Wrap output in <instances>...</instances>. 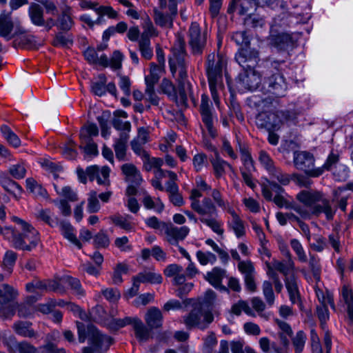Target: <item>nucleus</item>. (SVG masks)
I'll return each mask as SVG.
<instances>
[{"label":"nucleus","instance_id":"0e129e2a","mask_svg":"<svg viewBox=\"0 0 353 353\" xmlns=\"http://www.w3.org/2000/svg\"><path fill=\"white\" fill-rule=\"evenodd\" d=\"M129 270V266H116L112 276V283L119 285L123 282L122 274H126Z\"/></svg>","mask_w":353,"mask_h":353},{"label":"nucleus","instance_id":"338daca9","mask_svg":"<svg viewBox=\"0 0 353 353\" xmlns=\"http://www.w3.org/2000/svg\"><path fill=\"white\" fill-rule=\"evenodd\" d=\"M120 89L123 92L126 97L131 94V81L128 76L121 75L118 83Z\"/></svg>","mask_w":353,"mask_h":353},{"label":"nucleus","instance_id":"473e14b6","mask_svg":"<svg viewBox=\"0 0 353 353\" xmlns=\"http://www.w3.org/2000/svg\"><path fill=\"white\" fill-rule=\"evenodd\" d=\"M164 71L162 66H158L154 62L150 63V74L145 77V84L156 85L160 79L159 72Z\"/></svg>","mask_w":353,"mask_h":353},{"label":"nucleus","instance_id":"37998d69","mask_svg":"<svg viewBox=\"0 0 353 353\" xmlns=\"http://www.w3.org/2000/svg\"><path fill=\"white\" fill-rule=\"evenodd\" d=\"M61 281L64 284H68L70 285L71 289L73 290L74 293L77 294L83 295L84 294L79 279L67 275L61 278Z\"/></svg>","mask_w":353,"mask_h":353},{"label":"nucleus","instance_id":"bf43d9fd","mask_svg":"<svg viewBox=\"0 0 353 353\" xmlns=\"http://www.w3.org/2000/svg\"><path fill=\"white\" fill-rule=\"evenodd\" d=\"M124 54L119 50H115L112 53V70H120L122 68V61Z\"/></svg>","mask_w":353,"mask_h":353},{"label":"nucleus","instance_id":"a878e982","mask_svg":"<svg viewBox=\"0 0 353 353\" xmlns=\"http://www.w3.org/2000/svg\"><path fill=\"white\" fill-rule=\"evenodd\" d=\"M31 323L28 321L15 322L12 328L15 333L23 337L32 338L36 336L34 331L31 328Z\"/></svg>","mask_w":353,"mask_h":353},{"label":"nucleus","instance_id":"4be33fe9","mask_svg":"<svg viewBox=\"0 0 353 353\" xmlns=\"http://www.w3.org/2000/svg\"><path fill=\"white\" fill-rule=\"evenodd\" d=\"M28 14L31 22L37 26H44L46 21L43 17V10L37 3H32L28 9Z\"/></svg>","mask_w":353,"mask_h":353},{"label":"nucleus","instance_id":"5701e85b","mask_svg":"<svg viewBox=\"0 0 353 353\" xmlns=\"http://www.w3.org/2000/svg\"><path fill=\"white\" fill-rule=\"evenodd\" d=\"M161 92L166 94L168 98L172 101L175 102L179 105V96L176 86L173 83L167 78H163L159 85Z\"/></svg>","mask_w":353,"mask_h":353},{"label":"nucleus","instance_id":"39448f33","mask_svg":"<svg viewBox=\"0 0 353 353\" xmlns=\"http://www.w3.org/2000/svg\"><path fill=\"white\" fill-rule=\"evenodd\" d=\"M77 327L79 343H84L85 339H88L89 343L94 346V348L91 347H83L82 353H97V348L100 347L103 341V336L98 330L91 325L88 326L86 330L84 324L79 321L77 322Z\"/></svg>","mask_w":353,"mask_h":353},{"label":"nucleus","instance_id":"79ce46f5","mask_svg":"<svg viewBox=\"0 0 353 353\" xmlns=\"http://www.w3.org/2000/svg\"><path fill=\"white\" fill-rule=\"evenodd\" d=\"M306 339V334L303 330H299L296 332L295 337L292 339L295 353H302Z\"/></svg>","mask_w":353,"mask_h":353},{"label":"nucleus","instance_id":"603ef678","mask_svg":"<svg viewBox=\"0 0 353 353\" xmlns=\"http://www.w3.org/2000/svg\"><path fill=\"white\" fill-rule=\"evenodd\" d=\"M290 245L292 250L296 252L299 261L301 263L305 262L307 261V256L300 241L296 239H292L290 241Z\"/></svg>","mask_w":353,"mask_h":353},{"label":"nucleus","instance_id":"f704fd0d","mask_svg":"<svg viewBox=\"0 0 353 353\" xmlns=\"http://www.w3.org/2000/svg\"><path fill=\"white\" fill-rule=\"evenodd\" d=\"M176 38L178 47L174 46L171 48L170 51L174 58L184 57V55L186 54L184 37L181 33L178 32L176 34Z\"/></svg>","mask_w":353,"mask_h":353},{"label":"nucleus","instance_id":"c756f323","mask_svg":"<svg viewBox=\"0 0 353 353\" xmlns=\"http://www.w3.org/2000/svg\"><path fill=\"white\" fill-rule=\"evenodd\" d=\"M99 130L95 124L90 123L83 126L80 130L79 137L81 143H88L92 137L98 135Z\"/></svg>","mask_w":353,"mask_h":353},{"label":"nucleus","instance_id":"dca6fc26","mask_svg":"<svg viewBox=\"0 0 353 353\" xmlns=\"http://www.w3.org/2000/svg\"><path fill=\"white\" fill-rule=\"evenodd\" d=\"M296 199L305 206L310 208L321 200V191L303 190L296 194Z\"/></svg>","mask_w":353,"mask_h":353},{"label":"nucleus","instance_id":"864d4df0","mask_svg":"<svg viewBox=\"0 0 353 353\" xmlns=\"http://www.w3.org/2000/svg\"><path fill=\"white\" fill-rule=\"evenodd\" d=\"M54 187L58 194L68 199L69 201H75L77 200V193L70 186L63 187L61 190L58 188L57 185H54Z\"/></svg>","mask_w":353,"mask_h":353},{"label":"nucleus","instance_id":"2f4dec72","mask_svg":"<svg viewBox=\"0 0 353 353\" xmlns=\"http://www.w3.org/2000/svg\"><path fill=\"white\" fill-rule=\"evenodd\" d=\"M211 163L214 170V174L216 179L221 178L225 172V165H227L230 169H232V166L228 161L219 157H215L212 159Z\"/></svg>","mask_w":353,"mask_h":353},{"label":"nucleus","instance_id":"58836bf2","mask_svg":"<svg viewBox=\"0 0 353 353\" xmlns=\"http://www.w3.org/2000/svg\"><path fill=\"white\" fill-rule=\"evenodd\" d=\"M154 20L157 25L165 27L169 23L170 28L173 26V18L172 16L168 14H164L156 8L154 10Z\"/></svg>","mask_w":353,"mask_h":353},{"label":"nucleus","instance_id":"f3484780","mask_svg":"<svg viewBox=\"0 0 353 353\" xmlns=\"http://www.w3.org/2000/svg\"><path fill=\"white\" fill-rule=\"evenodd\" d=\"M129 139V134L125 133H119V137L114 140L113 147L115 152L116 158L119 161H127L126 151L128 148V141Z\"/></svg>","mask_w":353,"mask_h":353},{"label":"nucleus","instance_id":"423d86ee","mask_svg":"<svg viewBox=\"0 0 353 353\" xmlns=\"http://www.w3.org/2000/svg\"><path fill=\"white\" fill-rule=\"evenodd\" d=\"M287 83L283 74L274 72L263 79L261 92L263 94H270L273 97H281L285 95Z\"/></svg>","mask_w":353,"mask_h":353},{"label":"nucleus","instance_id":"69168bd1","mask_svg":"<svg viewBox=\"0 0 353 353\" xmlns=\"http://www.w3.org/2000/svg\"><path fill=\"white\" fill-rule=\"evenodd\" d=\"M74 143L72 141H70L66 145L62 148L63 155L68 159H74L77 156V151L74 148Z\"/></svg>","mask_w":353,"mask_h":353},{"label":"nucleus","instance_id":"4d7b16f0","mask_svg":"<svg viewBox=\"0 0 353 353\" xmlns=\"http://www.w3.org/2000/svg\"><path fill=\"white\" fill-rule=\"evenodd\" d=\"M201 222L205 224L207 226L210 228V229L216 234L222 235L224 232L223 229L221 228V225L219 222H218L214 219H205L201 218Z\"/></svg>","mask_w":353,"mask_h":353},{"label":"nucleus","instance_id":"c85d7f7f","mask_svg":"<svg viewBox=\"0 0 353 353\" xmlns=\"http://www.w3.org/2000/svg\"><path fill=\"white\" fill-rule=\"evenodd\" d=\"M26 188L35 196H40L43 199H48V192L41 185L39 184L33 178H28L26 180Z\"/></svg>","mask_w":353,"mask_h":353},{"label":"nucleus","instance_id":"7ed1b4c3","mask_svg":"<svg viewBox=\"0 0 353 353\" xmlns=\"http://www.w3.org/2000/svg\"><path fill=\"white\" fill-rule=\"evenodd\" d=\"M231 39L239 46L234 56V59L237 63H244L248 59L252 62L256 57L259 56V51L256 48L251 47L252 37L248 34L247 31L234 32Z\"/></svg>","mask_w":353,"mask_h":353},{"label":"nucleus","instance_id":"f03ea898","mask_svg":"<svg viewBox=\"0 0 353 353\" xmlns=\"http://www.w3.org/2000/svg\"><path fill=\"white\" fill-rule=\"evenodd\" d=\"M259 61L260 58L258 56L252 62L248 59L244 63H238L242 70L236 76V83L246 90L261 92L263 78H262L260 72L256 70V66Z\"/></svg>","mask_w":353,"mask_h":353},{"label":"nucleus","instance_id":"20e7f679","mask_svg":"<svg viewBox=\"0 0 353 353\" xmlns=\"http://www.w3.org/2000/svg\"><path fill=\"white\" fill-rule=\"evenodd\" d=\"M183 323L188 330L199 329L204 331L213 322L214 317L211 309L194 308L183 316Z\"/></svg>","mask_w":353,"mask_h":353},{"label":"nucleus","instance_id":"13d9d810","mask_svg":"<svg viewBox=\"0 0 353 353\" xmlns=\"http://www.w3.org/2000/svg\"><path fill=\"white\" fill-rule=\"evenodd\" d=\"M95 11L98 14V18L96 20L97 23H103L106 21V19H110V7L99 6L95 8Z\"/></svg>","mask_w":353,"mask_h":353},{"label":"nucleus","instance_id":"c9c22d12","mask_svg":"<svg viewBox=\"0 0 353 353\" xmlns=\"http://www.w3.org/2000/svg\"><path fill=\"white\" fill-rule=\"evenodd\" d=\"M1 132L7 141L12 146L17 148L21 144L18 136L7 125H2L0 128Z\"/></svg>","mask_w":353,"mask_h":353},{"label":"nucleus","instance_id":"de8ad7c7","mask_svg":"<svg viewBox=\"0 0 353 353\" xmlns=\"http://www.w3.org/2000/svg\"><path fill=\"white\" fill-rule=\"evenodd\" d=\"M112 126L120 133H125L129 134L131 130V123L128 121H123L119 118H112Z\"/></svg>","mask_w":353,"mask_h":353},{"label":"nucleus","instance_id":"5fc2aeb1","mask_svg":"<svg viewBox=\"0 0 353 353\" xmlns=\"http://www.w3.org/2000/svg\"><path fill=\"white\" fill-rule=\"evenodd\" d=\"M263 292L267 303L270 305H272L274 302L275 296L272 288V284L270 281H263Z\"/></svg>","mask_w":353,"mask_h":353},{"label":"nucleus","instance_id":"bb28decb","mask_svg":"<svg viewBox=\"0 0 353 353\" xmlns=\"http://www.w3.org/2000/svg\"><path fill=\"white\" fill-rule=\"evenodd\" d=\"M60 230L63 236L81 249L82 245L74 233V228L68 222H61L59 225Z\"/></svg>","mask_w":353,"mask_h":353},{"label":"nucleus","instance_id":"09e8293b","mask_svg":"<svg viewBox=\"0 0 353 353\" xmlns=\"http://www.w3.org/2000/svg\"><path fill=\"white\" fill-rule=\"evenodd\" d=\"M339 161V155L338 154L334 153L333 150H332L328 154L327 159H325L324 163L322 166L319 167V169L321 170L322 174L323 172L326 171H330L333 165H336Z\"/></svg>","mask_w":353,"mask_h":353},{"label":"nucleus","instance_id":"9b49d317","mask_svg":"<svg viewBox=\"0 0 353 353\" xmlns=\"http://www.w3.org/2000/svg\"><path fill=\"white\" fill-rule=\"evenodd\" d=\"M270 43L278 51L285 52L294 47L295 41L288 32H277L270 35Z\"/></svg>","mask_w":353,"mask_h":353},{"label":"nucleus","instance_id":"ea45409f","mask_svg":"<svg viewBox=\"0 0 353 353\" xmlns=\"http://www.w3.org/2000/svg\"><path fill=\"white\" fill-rule=\"evenodd\" d=\"M132 216L127 215L126 217H123L121 215L112 216V223L115 225L118 226L121 229L125 230L126 232H132L134 228L130 222L128 221V219H131Z\"/></svg>","mask_w":353,"mask_h":353},{"label":"nucleus","instance_id":"f257e3e1","mask_svg":"<svg viewBox=\"0 0 353 353\" xmlns=\"http://www.w3.org/2000/svg\"><path fill=\"white\" fill-rule=\"evenodd\" d=\"M12 220L19 226L20 229L30 230L32 232V244L30 246L28 247L26 241L24 239H22L20 234L16 232V231L11 227H5L1 228V232L4 238L12 242L14 247L16 248L28 251L34 248L40 241L39 233L38 231L30 223L17 216H12Z\"/></svg>","mask_w":353,"mask_h":353},{"label":"nucleus","instance_id":"a19ab883","mask_svg":"<svg viewBox=\"0 0 353 353\" xmlns=\"http://www.w3.org/2000/svg\"><path fill=\"white\" fill-rule=\"evenodd\" d=\"M350 176L349 168L343 164H339L336 166L333 172V177L335 181L344 182L346 181Z\"/></svg>","mask_w":353,"mask_h":353},{"label":"nucleus","instance_id":"1a4fd4ad","mask_svg":"<svg viewBox=\"0 0 353 353\" xmlns=\"http://www.w3.org/2000/svg\"><path fill=\"white\" fill-rule=\"evenodd\" d=\"M227 64L224 55L217 54V61L215 63V54L214 52L208 55L205 62V74L208 79L217 80L222 78L223 67Z\"/></svg>","mask_w":353,"mask_h":353},{"label":"nucleus","instance_id":"6e6552de","mask_svg":"<svg viewBox=\"0 0 353 353\" xmlns=\"http://www.w3.org/2000/svg\"><path fill=\"white\" fill-rule=\"evenodd\" d=\"M256 123L259 128L265 129L268 132V141L272 145H276L279 143V136L276 133L281 129L279 123L275 120H270L264 112H259L256 116Z\"/></svg>","mask_w":353,"mask_h":353},{"label":"nucleus","instance_id":"cd10ccee","mask_svg":"<svg viewBox=\"0 0 353 353\" xmlns=\"http://www.w3.org/2000/svg\"><path fill=\"white\" fill-rule=\"evenodd\" d=\"M135 337L140 342L147 341L150 339V334L152 330L145 326L143 321L139 319L133 326Z\"/></svg>","mask_w":353,"mask_h":353},{"label":"nucleus","instance_id":"49530a36","mask_svg":"<svg viewBox=\"0 0 353 353\" xmlns=\"http://www.w3.org/2000/svg\"><path fill=\"white\" fill-rule=\"evenodd\" d=\"M9 339L11 343H16V348L19 353H36L37 352V349L27 341L17 343L15 338L12 336H10Z\"/></svg>","mask_w":353,"mask_h":353},{"label":"nucleus","instance_id":"393cba45","mask_svg":"<svg viewBox=\"0 0 353 353\" xmlns=\"http://www.w3.org/2000/svg\"><path fill=\"white\" fill-rule=\"evenodd\" d=\"M13 23L10 14H0V36L10 40V33L13 29Z\"/></svg>","mask_w":353,"mask_h":353},{"label":"nucleus","instance_id":"aec40b11","mask_svg":"<svg viewBox=\"0 0 353 353\" xmlns=\"http://www.w3.org/2000/svg\"><path fill=\"white\" fill-rule=\"evenodd\" d=\"M152 256L158 262H164L166 253L159 245H154L151 249L143 248L141 250V257L144 261H148Z\"/></svg>","mask_w":353,"mask_h":353},{"label":"nucleus","instance_id":"a18cd8bd","mask_svg":"<svg viewBox=\"0 0 353 353\" xmlns=\"http://www.w3.org/2000/svg\"><path fill=\"white\" fill-rule=\"evenodd\" d=\"M259 161L267 172L274 170V161L265 150H261L259 152Z\"/></svg>","mask_w":353,"mask_h":353},{"label":"nucleus","instance_id":"4468645a","mask_svg":"<svg viewBox=\"0 0 353 353\" xmlns=\"http://www.w3.org/2000/svg\"><path fill=\"white\" fill-rule=\"evenodd\" d=\"M145 321L150 330L162 327L163 316L161 311L157 307H151L145 315Z\"/></svg>","mask_w":353,"mask_h":353},{"label":"nucleus","instance_id":"b1692460","mask_svg":"<svg viewBox=\"0 0 353 353\" xmlns=\"http://www.w3.org/2000/svg\"><path fill=\"white\" fill-rule=\"evenodd\" d=\"M107 78L103 74H99L91 84L92 92L99 97L105 94L109 91V85L106 83Z\"/></svg>","mask_w":353,"mask_h":353},{"label":"nucleus","instance_id":"e433bc0d","mask_svg":"<svg viewBox=\"0 0 353 353\" xmlns=\"http://www.w3.org/2000/svg\"><path fill=\"white\" fill-rule=\"evenodd\" d=\"M37 219L45 222L50 227L58 225L57 219L52 217V213L49 209H41L36 214Z\"/></svg>","mask_w":353,"mask_h":353},{"label":"nucleus","instance_id":"052dcab7","mask_svg":"<svg viewBox=\"0 0 353 353\" xmlns=\"http://www.w3.org/2000/svg\"><path fill=\"white\" fill-rule=\"evenodd\" d=\"M91 315L94 321L101 323H103L108 316V314L105 311L103 307L99 305H97L94 308L92 309Z\"/></svg>","mask_w":353,"mask_h":353},{"label":"nucleus","instance_id":"412c9836","mask_svg":"<svg viewBox=\"0 0 353 353\" xmlns=\"http://www.w3.org/2000/svg\"><path fill=\"white\" fill-rule=\"evenodd\" d=\"M74 24L72 18V8L69 6H65L59 17L57 26L62 30H69Z\"/></svg>","mask_w":353,"mask_h":353},{"label":"nucleus","instance_id":"ddd939ff","mask_svg":"<svg viewBox=\"0 0 353 353\" xmlns=\"http://www.w3.org/2000/svg\"><path fill=\"white\" fill-rule=\"evenodd\" d=\"M86 173L90 181L96 179L99 185H105L108 183L110 169L106 165L102 167L97 165H90L86 168Z\"/></svg>","mask_w":353,"mask_h":353},{"label":"nucleus","instance_id":"8fccbe9b","mask_svg":"<svg viewBox=\"0 0 353 353\" xmlns=\"http://www.w3.org/2000/svg\"><path fill=\"white\" fill-rule=\"evenodd\" d=\"M100 205L97 199V193L91 191L88 194L87 210L89 213H94L99 210Z\"/></svg>","mask_w":353,"mask_h":353},{"label":"nucleus","instance_id":"e2e57ef3","mask_svg":"<svg viewBox=\"0 0 353 353\" xmlns=\"http://www.w3.org/2000/svg\"><path fill=\"white\" fill-rule=\"evenodd\" d=\"M140 283H141V281H139L138 276H133L132 286L124 293L123 296L126 299H129L137 296L139 290Z\"/></svg>","mask_w":353,"mask_h":353},{"label":"nucleus","instance_id":"2eb2a0df","mask_svg":"<svg viewBox=\"0 0 353 353\" xmlns=\"http://www.w3.org/2000/svg\"><path fill=\"white\" fill-rule=\"evenodd\" d=\"M121 170L125 176L126 181L135 183L136 185H141L143 178L136 165L132 163H124L121 165Z\"/></svg>","mask_w":353,"mask_h":353},{"label":"nucleus","instance_id":"680f3d73","mask_svg":"<svg viewBox=\"0 0 353 353\" xmlns=\"http://www.w3.org/2000/svg\"><path fill=\"white\" fill-rule=\"evenodd\" d=\"M231 228L237 238L239 239L245 235L246 232L244 222L241 218L236 220H232Z\"/></svg>","mask_w":353,"mask_h":353},{"label":"nucleus","instance_id":"774afa93","mask_svg":"<svg viewBox=\"0 0 353 353\" xmlns=\"http://www.w3.org/2000/svg\"><path fill=\"white\" fill-rule=\"evenodd\" d=\"M217 339L214 332H211L204 340V353H212L214 346L217 344Z\"/></svg>","mask_w":353,"mask_h":353},{"label":"nucleus","instance_id":"c03bdc74","mask_svg":"<svg viewBox=\"0 0 353 353\" xmlns=\"http://www.w3.org/2000/svg\"><path fill=\"white\" fill-rule=\"evenodd\" d=\"M196 255L200 265H208L209 263L212 265L217 259L216 256L210 251L203 252L198 250Z\"/></svg>","mask_w":353,"mask_h":353},{"label":"nucleus","instance_id":"6ab92c4d","mask_svg":"<svg viewBox=\"0 0 353 353\" xmlns=\"http://www.w3.org/2000/svg\"><path fill=\"white\" fill-rule=\"evenodd\" d=\"M239 271L243 274L245 288L254 292L256 289V285L254 280L255 269L254 266H237Z\"/></svg>","mask_w":353,"mask_h":353},{"label":"nucleus","instance_id":"f8f14e48","mask_svg":"<svg viewBox=\"0 0 353 353\" xmlns=\"http://www.w3.org/2000/svg\"><path fill=\"white\" fill-rule=\"evenodd\" d=\"M225 274L226 271L225 270L214 266L211 271L207 272L204 278L212 287L221 292L229 293L230 290L228 288L222 284Z\"/></svg>","mask_w":353,"mask_h":353},{"label":"nucleus","instance_id":"3c124183","mask_svg":"<svg viewBox=\"0 0 353 353\" xmlns=\"http://www.w3.org/2000/svg\"><path fill=\"white\" fill-rule=\"evenodd\" d=\"M319 202L322 203L321 205L323 206L326 212V219L329 221H332L336 214V208H332L330 200L323 197V193L322 192H321V200H319Z\"/></svg>","mask_w":353,"mask_h":353},{"label":"nucleus","instance_id":"4c0bfd02","mask_svg":"<svg viewBox=\"0 0 353 353\" xmlns=\"http://www.w3.org/2000/svg\"><path fill=\"white\" fill-rule=\"evenodd\" d=\"M239 15H245L251 12H254L259 4V0H239Z\"/></svg>","mask_w":353,"mask_h":353},{"label":"nucleus","instance_id":"9d476101","mask_svg":"<svg viewBox=\"0 0 353 353\" xmlns=\"http://www.w3.org/2000/svg\"><path fill=\"white\" fill-rule=\"evenodd\" d=\"M261 102H263L261 98L254 103V106L256 108V110L258 112H264L265 115L268 116L270 120L272 121L275 120L276 123H279V125L281 128L285 122H294L298 119L299 113L294 110H276L274 112L260 110Z\"/></svg>","mask_w":353,"mask_h":353},{"label":"nucleus","instance_id":"6e6d98bb","mask_svg":"<svg viewBox=\"0 0 353 353\" xmlns=\"http://www.w3.org/2000/svg\"><path fill=\"white\" fill-rule=\"evenodd\" d=\"M8 172L16 179L24 178L26 174V170L22 163L11 165Z\"/></svg>","mask_w":353,"mask_h":353},{"label":"nucleus","instance_id":"72a5a7b5","mask_svg":"<svg viewBox=\"0 0 353 353\" xmlns=\"http://www.w3.org/2000/svg\"><path fill=\"white\" fill-rule=\"evenodd\" d=\"M142 283L160 284L163 281L161 274L154 272H139L137 274Z\"/></svg>","mask_w":353,"mask_h":353},{"label":"nucleus","instance_id":"7c9ffc66","mask_svg":"<svg viewBox=\"0 0 353 353\" xmlns=\"http://www.w3.org/2000/svg\"><path fill=\"white\" fill-rule=\"evenodd\" d=\"M97 121L100 126L101 136L108 139L110 136L108 130L110 124V112L108 110L103 111L101 115L97 117Z\"/></svg>","mask_w":353,"mask_h":353},{"label":"nucleus","instance_id":"0eeeda50","mask_svg":"<svg viewBox=\"0 0 353 353\" xmlns=\"http://www.w3.org/2000/svg\"><path fill=\"white\" fill-rule=\"evenodd\" d=\"M315 159L308 151L296 152L294 154V164L296 169L304 172L309 177L316 178L322 175L321 170L314 168Z\"/></svg>","mask_w":353,"mask_h":353},{"label":"nucleus","instance_id":"a211bd4d","mask_svg":"<svg viewBox=\"0 0 353 353\" xmlns=\"http://www.w3.org/2000/svg\"><path fill=\"white\" fill-rule=\"evenodd\" d=\"M85 59L92 64H97L103 67H108L109 65L108 57L104 54H99L93 48H88L83 52Z\"/></svg>","mask_w":353,"mask_h":353}]
</instances>
